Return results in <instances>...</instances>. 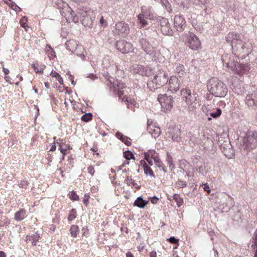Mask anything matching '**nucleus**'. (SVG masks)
Instances as JSON below:
<instances>
[{"label":"nucleus","mask_w":257,"mask_h":257,"mask_svg":"<svg viewBox=\"0 0 257 257\" xmlns=\"http://www.w3.org/2000/svg\"><path fill=\"white\" fill-rule=\"evenodd\" d=\"M224 65L230 68L233 73L240 76L247 74L249 70V65L248 64H241L235 60L233 56L225 54L222 57Z\"/></svg>","instance_id":"1"},{"label":"nucleus","mask_w":257,"mask_h":257,"mask_svg":"<svg viewBox=\"0 0 257 257\" xmlns=\"http://www.w3.org/2000/svg\"><path fill=\"white\" fill-rule=\"evenodd\" d=\"M208 89L216 97H224L228 91L225 84L217 78L213 77L209 81Z\"/></svg>","instance_id":"2"},{"label":"nucleus","mask_w":257,"mask_h":257,"mask_svg":"<svg viewBox=\"0 0 257 257\" xmlns=\"http://www.w3.org/2000/svg\"><path fill=\"white\" fill-rule=\"evenodd\" d=\"M183 41L190 49L197 51L201 48V42L199 38L193 33L188 32L183 35Z\"/></svg>","instance_id":"3"},{"label":"nucleus","mask_w":257,"mask_h":257,"mask_svg":"<svg viewBox=\"0 0 257 257\" xmlns=\"http://www.w3.org/2000/svg\"><path fill=\"white\" fill-rule=\"evenodd\" d=\"M168 74L163 71H159L152 81H150L147 85L150 90L156 89L164 86L168 82Z\"/></svg>","instance_id":"4"},{"label":"nucleus","mask_w":257,"mask_h":257,"mask_svg":"<svg viewBox=\"0 0 257 257\" xmlns=\"http://www.w3.org/2000/svg\"><path fill=\"white\" fill-rule=\"evenodd\" d=\"M181 95L190 108H194L196 105L197 97L195 94L191 93V90L184 88L181 90Z\"/></svg>","instance_id":"5"},{"label":"nucleus","mask_w":257,"mask_h":257,"mask_svg":"<svg viewBox=\"0 0 257 257\" xmlns=\"http://www.w3.org/2000/svg\"><path fill=\"white\" fill-rule=\"evenodd\" d=\"M158 100L164 111L167 112L170 111L173 108L174 101L172 96H167L166 94H160L158 95Z\"/></svg>","instance_id":"6"},{"label":"nucleus","mask_w":257,"mask_h":257,"mask_svg":"<svg viewBox=\"0 0 257 257\" xmlns=\"http://www.w3.org/2000/svg\"><path fill=\"white\" fill-rule=\"evenodd\" d=\"M244 144L247 150H250L256 148L257 147V132L248 131L244 140Z\"/></svg>","instance_id":"7"},{"label":"nucleus","mask_w":257,"mask_h":257,"mask_svg":"<svg viewBox=\"0 0 257 257\" xmlns=\"http://www.w3.org/2000/svg\"><path fill=\"white\" fill-rule=\"evenodd\" d=\"M61 15L65 17L68 23L74 22L77 23L79 18L68 5H65V9L60 11Z\"/></svg>","instance_id":"8"},{"label":"nucleus","mask_w":257,"mask_h":257,"mask_svg":"<svg viewBox=\"0 0 257 257\" xmlns=\"http://www.w3.org/2000/svg\"><path fill=\"white\" fill-rule=\"evenodd\" d=\"M234 54L241 58H244L248 54V49L245 46L244 43L241 41H239L236 44H234L232 47Z\"/></svg>","instance_id":"9"},{"label":"nucleus","mask_w":257,"mask_h":257,"mask_svg":"<svg viewBox=\"0 0 257 257\" xmlns=\"http://www.w3.org/2000/svg\"><path fill=\"white\" fill-rule=\"evenodd\" d=\"M139 43L142 47V48L146 52V53L152 55L155 60L156 57L158 54L159 52H157L155 48L146 39H141L139 41Z\"/></svg>","instance_id":"10"},{"label":"nucleus","mask_w":257,"mask_h":257,"mask_svg":"<svg viewBox=\"0 0 257 257\" xmlns=\"http://www.w3.org/2000/svg\"><path fill=\"white\" fill-rule=\"evenodd\" d=\"M78 13L83 17L82 24L86 27H91L93 25V12L80 10Z\"/></svg>","instance_id":"11"},{"label":"nucleus","mask_w":257,"mask_h":257,"mask_svg":"<svg viewBox=\"0 0 257 257\" xmlns=\"http://www.w3.org/2000/svg\"><path fill=\"white\" fill-rule=\"evenodd\" d=\"M174 27L179 32H183L186 27L185 18L180 15H176L174 18Z\"/></svg>","instance_id":"12"},{"label":"nucleus","mask_w":257,"mask_h":257,"mask_svg":"<svg viewBox=\"0 0 257 257\" xmlns=\"http://www.w3.org/2000/svg\"><path fill=\"white\" fill-rule=\"evenodd\" d=\"M116 47L117 50L122 53H128L133 51V45L123 40H119L116 43Z\"/></svg>","instance_id":"13"},{"label":"nucleus","mask_w":257,"mask_h":257,"mask_svg":"<svg viewBox=\"0 0 257 257\" xmlns=\"http://www.w3.org/2000/svg\"><path fill=\"white\" fill-rule=\"evenodd\" d=\"M114 35L125 36L129 32L128 25L124 22H120L115 24L114 30L113 31Z\"/></svg>","instance_id":"14"},{"label":"nucleus","mask_w":257,"mask_h":257,"mask_svg":"<svg viewBox=\"0 0 257 257\" xmlns=\"http://www.w3.org/2000/svg\"><path fill=\"white\" fill-rule=\"evenodd\" d=\"M160 27L162 33L165 35L172 36L173 32L168 19L162 18L160 21Z\"/></svg>","instance_id":"15"},{"label":"nucleus","mask_w":257,"mask_h":257,"mask_svg":"<svg viewBox=\"0 0 257 257\" xmlns=\"http://www.w3.org/2000/svg\"><path fill=\"white\" fill-rule=\"evenodd\" d=\"M167 82H168V90L171 92H176L180 89V81L176 76H171L168 79Z\"/></svg>","instance_id":"16"},{"label":"nucleus","mask_w":257,"mask_h":257,"mask_svg":"<svg viewBox=\"0 0 257 257\" xmlns=\"http://www.w3.org/2000/svg\"><path fill=\"white\" fill-rule=\"evenodd\" d=\"M56 143L59 146V150L62 154V160H64L65 156L68 153V150L71 149L70 145L66 143L65 139H58Z\"/></svg>","instance_id":"17"},{"label":"nucleus","mask_w":257,"mask_h":257,"mask_svg":"<svg viewBox=\"0 0 257 257\" xmlns=\"http://www.w3.org/2000/svg\"><path fill=\"white\" fill-rule=\"evenodd\" d=\"M168 135L169 137L172 138L174 141L179 142L181 139V131L177 127L169 128Z\"/></svg>","instance_id":"18"},{"label":"nucleus","mask_w":257,"mask_h":257,"mask_svg":"<svg viewBox=\"0 0 257 257\" xmlns=\"http://www.w3.org/2000/svg\"><path fill=\"white\" fill-rule=\"evenodd\" d=\"M240 40L239 35L234 32L229 33L226 37V42L231 43L232 47L234 44L237 43Z\"/></svg>","instance_id":"19"},{"label":"nucleus","mask_w":257,"mask_h":257,"mask_svg":"<svg viewBox=\"0 0 257 257\" xmlns=\"http://www.w3.org/2000/svg\"><path fill=\"white\" fill-rule=\"evenodd\" d=\"M147 131L155 138L158 137L161 133L160 127L153 123L148 125Z\"/></svg>","instance_id":"20"},{"label":"nucleus","mask_w":257,"mask_h":257,"mask_svg":"<svg viewBox=\"0 0 257 257\" xmlns=\"http://www.w3.org/2000/svg\"><path fill=\"white\" fill-rule=\"evenodd\" d=\"M140 165L143 168L144 173L146 175L155 177L154 173L150 166H149L144 160L140 161Z\"/></svg>","instance_id":"21"},{"label":"nucleus","mask_w":257,"mask_h":257,"mask_svg":"<svg viewBox=\"0 0 257 257\" xmlns=\"http://www.w3.org/2000/svg\"><path fill=\"white\" fill-rule=\"evenodd\" d=\"M173 69L175 73L178 74L180 78L183 77L186 74V69L182 64L176 63L174 65Z\"/></svg>","instance_id":"22"},{"label":"nucleus","mask_w":257,"mask_h":257,"mask_svg":"<svg viewBox=\"0 0 257 257\" xmlns=\"http://www.w3.org/2000/svg\"><path fill=\"white\" fill-rule=\"evenodd\" d=\"M150 18V14H148L147 12H145L144 11L142 12V13L140 14L138 16V20L141 24H142V27H144L147 25H148L146 19Z\"/></svg>","instance_id":"23"},{"label":"nucleus","mask_w":257,"mask_h":257,"mask_svg":"<svg viewBox=\"0 0 257 257\" xmlns=\"http://www.w3.org/2000/svg\"><path fill=\"white\" fill-rule=\"evenodd\" d=\"M40 238L39 234L36 232L32 235H27L26 236L25 241L27 242L28 240L31 241L33 246H36L37 242Z\"/></svg>","instance_id":"24"},{"label":"nucleus","mask_w":257,"mask_h":257,"mask_svg":"<svg viewBox=\"0 0 257 257\" xmlns=\"http://www.w3.org/2000/svg\"><path fill=\"white\" fill-rule=\"evenodd\" d=\"M27 216L26 209L22 208L15 213L14 218L16 221H19L24 219Z\"/></svg>","instance_id":"25"},{"label":"nucleus","mask_w":257,"mask_h":257,"mask_svg":"<svg viewBox=\"0 0 257 257\" xmlns=\"http://www.w3.org/2000/svg\"><path fill=\"white\" fill-rule=\"evenodd\" d=\"M246 104L249 106H257V93L248 95L246 97Z\"/></svg>","instance_id":"26"},{"label":"nucleus","mask_w":257,"mask_h":257,"mask_svg":"<svg viewBox=\"0 0 257 257\" xmlns=\"http://www.w3.org/2000/svg\"><path fill=\"white\" fill-rule=\"evenodd\" d=\"M149 203V201L144 200L142 197H139L135 201L134 206L144 208Z\"/></svg>","instance_id":"27"},{"label":"nucleus","mask_w":257,"mask_h":257,"mask_svg":"<svg viewBox=\"0 0 257 257\" xmlns=\"http://www.w3.org/2000/svg\"><path fill=\"white\" fill-rule=\"evenodd\" d=\"M159 156L158 153L154 150H149L144 153L145 159L148 161L149 159H153L154 161Z\"/></svg>","instance_id":"28"},{"label":"nucleus","mask_w":257,"mask_h":257,"mask_svg":"<svg viewBox=\"0 0 257 257\" xmlns=\"http://www.w3.org/2000/svg\"><path fill=\"white\" fill-rule=\"evenodd\" d=\"M124 182L126 183L127 185L132 187H134L137 190L140 189L141 188L140 185L137 183L131 176H127L124 180Z\"/></svg>","instance_id":"29"},{"label":"nucleus","mask_w":257,"mask_h":257,"mask_svg":"<svg viewBox=\"0 0 257 257\" xmlns=\"http://www.w3.org/2000/svg\"><path fill=\"white\" fill-rule=\"evenodd\" d=\"M80 232V229L77 225L73 224L70 226L69 232L71 236L73 238H76Z\"/></svg>","instance_id":"30"},{"label":"nucleus","mask_w":257,"mask_h":257,"mask_svg":"<svg viewBox=\"0 0 257 257\" xmlns=\"http://www.w3.org/2000/svg\"><path fill=\"white\" fill-rule=\"evenodd\" d=\"M123 157L125 158L126 160L124 161L123 166L128 165L129 160L133 159L135 160V157L133 153L130 151H127L123 153Z\"/></svg>","instance_id":"31"},{"label":"nucleus","mask_w":257,"mask_h":257,"mask_svg":"<svg viewBox=\"0 0 257 257\" xmlns=\"http://www.w3.org/2000/svg\"><path fill=\"white\" fill-rule=\"evenodd\" d=\"M52 3L60 11H63L65 9V5H68L63 0H52Z\"/></svg>","instance_id":"32"},{"label":"nucleus","mask_w":257,"mask_h":257,"mask_svg":"<svg viewBox=\"0 0 257 257\" xmlns=\"http://www.w3.org/2000/svg\"><path fill=\"white\" fill-rule=\"evenodd\" d=\"M46 53L50 60L53 59L56 57L54 49L49 45H47L46 47Z\"/></svg>","instance_id":"33"},{"label":"nucleus","mask_w":257,"mask_h":257,"mask_svg":"<svg viewBox=\"0 0 257 257\" xmlns=\"http://www.w3.org/2000/svg\"><path fill=\"white\" fill-rule=\"evenodd\" d=\"M189 3L194 6H198L201 8L203 6H205L206 4H208V0H189Z\"/></svg>","instance_id":"34"},{"label":"nucleus","mask_w":257,"mask_h":257,"mask_svg":"<svg viewBox=\"0 0 257 257\" xmlns=\"http://www.w3.org/2000/svg\"><path fill=\"white\" fill-rule=\"evenodd\" d=\"M122 101H124L127 103L128 108L130 107V104L133 105L134 106H136L137 104V102L134 98L128 97L127 96H123V97L122 98Z\"/></svg>","instance_id":"35"},{"label":"nucleus","mask_w":257,"mask_h":257,"mask_svg":"<svg viewBox=\"0 0 257 257\" xmlns=\"http://www.w3.org/2000/svg\"><path fill=\"white\" fill-rule=\"evenodd\" d=\"M154 162L155 165L159 168L160 170L163 171L164 172H166L165 166L162 161L160 159L159 156L156 159H155Z\"/></svg>","instance_id":"36"},{"label":"nucleus","mask_w":257,"mask_h":257,"mask_svg":"<svg viewBox=\"0 0 257 257\" xmlns=\"http://www.w3.org/2000/svg\"><path fill=\"white\" fill-rule=\"evenodd\" d=\"M173 198V200L175 201L179 207H181L183 204L184 201L180 195L178 194H174Z\"/></svg>","instance_id":"37"},{"label":"nucleus","mask_w":257,"mask_h":257,"mask_svg":"<svg viewBox=\"0 0 257 257\" xmlns=\"http://www.w3.org/2000/svg\"><path fill=\"white\" fill-rule=\"evenodd\" d=\"M77 214L76 209H72L69 212L68 216V220L69 222L72 221L77 217Z\"/></svg>","instance_id":"38"},{"label":"nucleus","mask_w":257,"mask_h":257,"mask_svg":"<svg viewBox=\"0 0 257 257\" xmlns=\"http://www.w3.org/2000/svg\"><path fill=\"white\" fill-rule=\"evenodd\" d=\"M50 75L53 77H55L59 81L60 84H63V78L56 71L52 70L50 73Z\"/></svg>","instance_id":"39"},{"label":"nucleus","mask_w":257,"mask_h":257,"mask_svg":"<svg viewBox=\"0 0 257 257\" xmlns=\"http://www.w3.org/2000/svg\"><path fill=\"white\" fill-rule=\"evenodd\" d=\"M28 19L26 17H23L20 21V24L21 26L24 28L26 31H28L29 27L27 25Z\"/></svg>","instance_id":"40"},{"label":"nucleus","mask_w":257,"mask_h":257,"mask_svg":"<svg viewBox=\"0 0 257 257\" xmlns=\"http://www.w3.org/2000/svg\"><path fill=\"white\" fill-rule=\"evenodd\" d=\"M69 197L71 200L78 201L79 197L75 191H72L69 193Z\"/></svg>","instance_id":"41"},{"label":"nucleus","mask_w":257,"mask_h":257,"mask_svg":"<svg viewBox=\"0 0 257 257\" xmlns=\"http://www.w3.org/2000/svg\"><path fill=\"white\" fill-rule=\"evenodd\" d=\"M31 66L36 73H42L43 72V69L40 67L38 64H33Z\"/></svg>","instance_id":"42"},{"label":"nucleus","mask_w":257,"mask_h":257,"mask_svg":"<svg viewBox=\"0 0 257 257\" xmlns=\"http://www.w3.org/2000/svg\"><path fill=\"white\" fill-rule=\"evenodd\" d=\"M92 118V114L91 113H87L84 114L81 117V120L84 122H88Z\"/></svg>","instance_id":"43"},{"label":"nucleus","mask_w":257,"mask_h":257,"mask_svg":"<svg viewBox=\"0 0 257 257\" xmlns=\"http://www.w3.org/2000/svg\"><path fill=\"white\" fill-rule=\"evenodd\" d=\"M221 110L220 108H218L215 110V112L210 113V115L213 118H217L221 115Z\"/></svg>","instance_id":"44"},{"label":"nucleus","mask_w":257,"mask_h":257,"mask_svg":"<svg viewBox=\"0 0 257 257\" xmlns=\"http://www.w3.org/2000/svg\"><path fill=\"white\" fill-rule=\"evenodd\" d=\"M89 229L87 226H83L82 228L81 236L87 237L89 236Z\"/></svg>","instance_id":"45"},{"label":"nucleus","mask_w":257,"mask_h":257,"mask_svg":"<svg viewBox=\"0 0 257 257\" xmlns=\"http://www.w3.org/2000/svg\"><path fill=\"white\" fill-rule=\"evenodd\" d=\"M90 197L89 193H86L84 195L82 201L86 207H87L89 204Z\"/></svg>","instance_id":"46"},{"label":"nucleus","mask_w":257,"mask_h":257,"mask_svg":"<svg viewBox=\"0 0 257 257\" xmlns=\"http://www.w3.org/2000/svg\"><path fill=\"white\" fill-rule=\"evenodd\" d=\"M167 241H169L170 243L173 244H175L177 245V246L176 247H174V248H177L178 246L179 245V240L178 239H176L175 237L172 236L170 237L169 238H168L167 239Z\"/></svg>","instance_id":"47"},{"label":"nucleus","mask_w":257,"mask_h":257,"mask_svg":"<svg viewBox=\"0 0 257 257\" xmlns=\"http://www.w3.org/2000/svg\"><path fill=\"white\" fill-rule=\"evenodd\" d=\"M166 162L170 167L173 165V160L172 157L168 152L167 153Z\"/></svg>","instance_id":"48"},{"label":"nucleus","mask_w":257,"mask_h":257,"mask_svg":"<svg viewBox=\"0 0 257 257\" xmlns=\"http://www.w3.org/2000/svg\"><path fill=\"white\" fill-rule=\"evenodd\" d=\"M29 185V182L26 180H22L19 183L18 186L20 188H27V186Z\"/></svg>","instance_id":"49"},{"label":"nucleus","mask_w":257,"mask_h":257,"mask_svg":"<svg viewBox=\"0 0 257 257\" xmlns=\"http://www.w3.org/2000/svg\"><path fill=\"white\" fill-rule=\"evenodd\" d=\"M177 185L180 188H185L187 186V183L185 181L182 180H178L176 183Z\"/></svg>","instance_id":"50"},{"label":"nucleus","mask_w":257,"mask_h":257,"mask_svg":"<svg viewBox=\"0 0 257 257\" xmlns=\"http://www.w3.org/2000/svg\"><path fill=\"white\" fill-rule=\"evenodd\" d=\"M252 239L253 241V244L252 246H253V247H257V229L254 232Z\"/></svg>","instance_id":"51"},{"label":"nucleus","mask_w":257,"mask_h":257,"mask_svg":"<svg viewBox=\"0 0 257 257\" xmlns=\"http://www.w3.org/2000/svg\"><path fill=\"white\" fill-rule=\"evenodd\" d=\"M87 171L91 175L93 176L95 173L94 167L92 165L89 166L87 167Z\"/></svg>","instance_id":"52"},{"label":"nucleus","mask_w":257,"mask_h":257,"mask_svg":"<svg viewBox=\"0 0 257 257\" xmlns=\"http://www.w3.org/2000/svg\"><path fill=\"white\" fill-rule=\"evenodd\" d=\"M117 137H118V138H119L120 140H121L123 142H124L126 145L128 146V143L124 142V139L127 140V138L126 137L123 136V135L121 134H117Z\"/></svg>","instance_id":"53"},{"label":"nucleus","mask_w":257,"mask_h":257,"mask_svg":"<svg viewBox=\"0 0 257 257\" xmlns=\"http://www.w3.org/2000/svg\"><path fill=\"white\" fill-rule=\"evenodd\" d=\"M100 24L103 27H106L107 26V23L105 20H104L103 17L102 16L100 19Z\"/></svg>","instance_id":"54"},{"label":"nucleus","mask_w":257,"mask_h":257,"mask_svg":"<svg viewBox=\"0 0 257 257\" xmlns=\"http://www.w3.org/2000/svg\"><path fill=\"white\" fill-rule=\"evenodd\" d=\"M203 185L204 186V191H206L208 194H209L211 193V190L210 189V187H209V185L207 183L204 184Z\"/></svg>","instance_id":"55"},{"label":"nucleus","mask_w":257,"mask_h":257,"mask_svg":"<svg viewBox=\"0 0 257 257\" xmlns=\"http://www.w3.org/2000/svg\"><path fill=\"white\" fill-rule=\"evenodd\" d=\"M124 91L122 90V89H118L117 90V95L119 99L122 100V98L123 97L122 96L123 95Z\"/></svg>","instance_id":"56"},{"label":"nucleus","mask_w":257,"mask_h":257,"mask_svg":"<svg viewBox=\"0 0 257 257\" xmlns=\"http://www.w3.org/2000/svg\"><path fill=\"white\" fill-rule=\"evenodd\" d=\"M150 200L153 204H157L159 201V199L157 197L154 196L150 198Z\"/></svg>","instance_id":"57"},{"label":"nucleus","mask_w":257,"mask_h":257,"mask_svg":"<svg viewBox=\"0 0 257 257\" xmlns=\"http://www.w3.org/2000/svg\"><path fill=\"white\" fill-rule=\"evenodd\" d=\"M125 87V84L122 82H119L117 85L118 89H122Z\"/></svg>","instance_id":"58"},{"label":"nucleus","mask_w":257,"mask_h":257,"mask_svg":"<svg viewBox=\"0 0 257 257\" xmlns=\"http://www.w3.org/2000/svg\"><path fill=\"white\" fill-rule=\"evenodd\" d=\"M7 4L9 5V6L12 9H14V8H16V4L13 2H11V1L10 3H7Z\"/></svg>","instance_id":"59"},{"label":"nucleus","mask_w":257,"mask_h":257,"mask_svg":"<svg viewBox=\"0 0 257 257\" xmlns=\"http://www.w3.org/2000/svg\"><path fill=\"white\" fill-rule=\"evenodd\" d=\"M150 257H157V252L155 251L150 252Z\"/></svg>","instance_id":"60"},{"label":"nucleus","mask_w":257,"mask_h":257,"mask_svg":"<svg viewBox=\"0 0 257 257\" xmlns=\"http://www.w3.org/2000/svg\"><path fill=\"white\" fill-rule=\"evenodd\" d=\"M56 146L54 144V143L52 144V145L51 146V148L49 150V151H51V152H53V151H55L56 150Z\"/></svg>","instance_id":"61"},{"label":"nucleus","mask_w":257,"mask_h":257,"mask_svg":"<svg viewBox=\"0 0 257 257\" xmlns=\"http://www.w3.org/2000/svg\"><path fill=\"white\" fill-rule=\"evenodd\" d=\"M126 257H135L133 254L130 251L126 253Z\"/></svg>","instance_id":"62"},{"label":"nucleus","mask_w":257,"mask_h":257,"mask_svg":"<svg viewBox=\"0 0 257 257\" xmlns=\"http://www.w3.org/2000/svg\"><path fill=\"white\" fill-rule=\"evenodd\" d=\"M73 43H75V42L73 40H69V41H67L66 44L67 45V46L69 47L70 45L72 44Z\"/></svg>","instance_id":"63"},{"label":"nucleus","mask_w":257,"mask_h":257,"mask_svg":"<svg viewBox=\"0 0 257 257\" xmlns=\"http://www.w3.org/2000/svg\"><path fill=\"white\" fill-rule=\"evenodd\" d=\"M0 257H7V254L4 251H0Z\"/></svg>","instance_id":"64"}]
</instances>
